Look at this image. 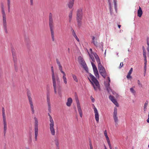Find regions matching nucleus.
Masks as SVG:
<instances>
[{
  "instance_id": "obj_42",
  "label": "nucleus",
  "mask_w": 149,
  "mask_h": 149,
  "mask_svg": "<svg viewBox=\"0 0 149 149\" xmlns=\"http://www.w3.org/2000/svg\"><path fill=\"white\" fill-rule=\"evenodd\" d=\"M104 135L106 137V139H109V138L107 135V132L106 130H105L104 131Z\"/></svg>"
},
{
  "instance_id": "obj_58",
  "label": "nucleus",
  "mask_w": 149,
  "mask_h": 149,
  "mask_svg": "<svg viewBox=\"0 0 149 149\" xmlns=\"http://www.w3.org/2000/svg\"><path fill=\"white\" fill-rule=\"evenodd\" d=\"M142 49H143V52L146 51L144 46H143Z\"/></svg>"
},
{
  "instance_id": "obj_51",
  "label": "nucleus",
  "mask_w": 149,
  "mask_h": 149,
  "mask_svg": "<svg viewBox=\"0 0 149 149\" xmlns=\"http://www.w3.org/2000/svg\"><path fill=\"white\" fill-rule=\"evenodd\" d=\"M10 1H7V3L8 6H10Z\"/></svg>"
},
{
  "instance_id": "obj_7",
  "label": "nucleus",
  "mask_w": 149,
  "mask_h": 149,
  "mask_svg": "<svg viewBox=\"0 0 149 149\" xmlns=\"http://www.w3.org/2000/svg\"><path fill=\"white\" fill-rule=\"evenodd\" d=\"M51 71L53 85H54V88H55L56 82V81L57 82H60V81L59 78L57 75L56 76V77L55 76L54 70H52Z\"/></svg>"
},
{
  "instance_id": "obj_17",
  "label": "nucleus",
  "mask_w": 149,
  "mask_h": 149,
  "mask_svg": "<svg viewBox=\"0 0 149 149\" xmlns=\"http://www.w3.org/2000/svg\"><path fill=\"white\" fill-rule=\"evenodd\" d=\"M109 99L111 101L117 106L118 107V103L116 100L115 99L114 97L111 95H110L109 97Z\"/></svg>"
},
{
  "instance_id": "obj_11",
  "label": "nucleus",
  "mask_w": 149,
  "mask_h": 149,
  "mask_svg": "<svg viewBox=\"0 0 149 149\" xmlns=\"http://www.w3.org/2000/svg\"><path fill=\"white\" fill-rule=\"evenodd\" d=\"M3 29L6 33H8V31L7 29V24L6 21V16H3Z\"/></svg>"
},
{
  "instance_id": "obj_23",
  "label": "nucleus",
  "mask_w": 149,
  "mask_h": 149,
  "mask_svg": "<svg viewBox=\"0 0 149 149\" xmlns=\"http://www.w3.org/2000/svg\"><path fill=\"white\" fill-rule=\"evenodd\" d=\"M133 71V68H131L129 70L127 75V78L128 79H131L132 78V76H131V74L132 73Z\"/></svg>"
},
{
  "instance_id": "obj_43",
  "label": "nucleus",
  "mask_w": 149,
  "mask_h": 149,
  "mask_svg": "<svg viewBox=\"0 0 149 149\" xmlns=\"http://www.w3.org/2000/svg\"><path fill=\"white\" fill-rule=\"evenodd\" d=\"M47 102L48 104H50V98L48 95L47 96Z\"/></svg>"
},
{
  "instance_id": "obj_39",
  "label": "nucleus",
  "mask_w": 149,
  "mask_h": 149,
  "mask_svg": "<svg viewBox=\"0 0 149 149\" xmlns=\"http://www.w3.org/2000/svg\"><path fill=\"white\" fill-rule=\"evenodd\" d=\"M113 0V2H114V8L116 12H117V0Z\"/></svg>"
},
{
  "instance_id": "obj_64",
  "label": "nucleus",
  "mask_w": 149,
  "mask_h": 149,
  "mask_svg": "<svg viewBox=\"0 0 149 149\" xmlns=\"http://www.w3.org/2000/svg\"><path fill=\"white\" fill-rule=\"evenodd\" d=\"M147 44L149 46V43H148V42H147Z\"/></svg>"
},
{
  "instance_id": "obj_57",
  "label": "nucleus",
  "mask_w": 149,
  "mask_h": 149,
  "mask_svg": "<svg viewBox=\"0 0 149 149\" xmlns=\"http://www.w3.org/2000/svg\"><path fill=\"white\" fill-rule=\"evenodd\" d=\"M8 10L9 12H10V6H8Z\"/></svg>"
},
{
  "instance_id": "obj_47",
  "label": "nucleus",
  "mask_w": 149,
  "mask_h": 149,
  "mask_svg": "<svg viewBox=\"0 0 149 149\" xmlns=\"http://www.w3.org/2000/svg\"><path fill=\"white\" fill-rule=\"evenodd\" d=\"M104 85L106 87H108L110 86V83L108 82L107 83L106 82H104Z\"/></svg>"
},
{
  "instance_id": "obj_33",
  "label": "nucleus",
  "mask_w": 149,
  "mask_h": 149,
  "mask_svg": "<svg viewBox=\"0 0 149 149\" xmlns=\"http://www.w3.org/2000/svg\"><path fill=\"white\" fill-rule=\"evenodd\" d=\"M72 10H71L70 11L69 15V22H71L72 19Z\"/></svg>"
},
{
  "instance_id": "obj_31",
  "label": "nucleus",
  "mask_w": 149,
  "mask_h": 149,
  "mask_svg": "<svg viewBox=\"0 0 149 149\" xmlns=\"http://www.w3.org/2000/svg\"><path fill=\"white\" fill-rule=\"evenodd\" d=\"M109 6V8L110 13L111 15L112 14L113 10L112 9V6L111 0H108Z\"/></svg>"
},
{
  "instance_id": "obj_22",
  "label": "nucleus",
  "mask_w": 149,
  "mask_h": 149,
  "mask_svg": "<svg viewBox=\"0 0 149 149\" xmlns=\"http://www.w3.org/2000/svg\"><path fill=\"white\" fill-rule=\"evenodd\" d=\"M61 72L63 74V79L64 82L65 84H67V81L66 77V74L63 71Z\"/></svg>"
},
{
  "instance_id": "obj_24",
  "label": "nucleus",
  "mask_w": 149,
  "mask_h": 149,
  "mask_svg": "<svg viewBox=\"0 0 149 149\" xmlns=\"http://www.w3.org/2000/svg\"><path fill=\"white\" fill-rule=\"evenodd\" d=\"M56 61L57 64L58 66L59 69L61 72L63 71V68L62 66L61 65L60 63L57 59H56Z\"/></svg>"
},
{
  "instance_id": "obj_5",
  "label": "nucleus",
  "mask_w": 149,
  "mask_h": 149,
  "mask_svg": "<svg viewBox=\"0 0 149 149\" xmlns=\"http://www.w3.org/2000/svg\"><path fill=\"white\" fill-rule=\"evenodd\" d=\"M34 134L35 139L36 141L38 140V122L37 118L35 117L34 118Z\"/></svg>"
},
{
  "instance_id": "obj_55",
  "label": "nucleus",
  "mask_w": 149,
  "mask_h": 149,
  "mask_svg": "<svg viewBox=\"0 0 149 149\" xmlns=\"http://www.w3.org/2000/svg\"><path fill=\"white\" fill-rule=\"evenodd\" d=\"M30 5L32 6L33 5V0H30Z\"/></svg>"
},
{
  "instance_id": "obj_9",
  "label": "nucleus",
  "mask_w": 149,
  "mask_h": 149,
  "mask_svg": "<svg viewBox=\"0 0 149 149\" xmlns=\"http://www.w3.org/2000/svg\"><path fill=\"white\" fill-rule=\"evenodd\" d=\"M78 59L79 63L82 65L84 69L86 71L88 70V67L83 58L81 56H79Z\"/></svg>"
},
{
  "instance_id": "obj_18",
  "label": "nucleus",
  "mask_w": 149,
  "mask_h": 149,
  "mask_svg": "<svg viewBox=\"0 0 149 149\" xmlns=\"http://www.w3.org/2000/svg\"><path fill=\"white\" fill-rule=\"evenodd\" d=\"M12 54L14 64H17V58L16 54L13 50H12Z\"/></svg>"
},
{
  "instance_id": "obj_38",
  "label": "nucleus",
  "mask_w": 149,
  "mask_h": 149,
  "mask_svg": "<svg viewBox=\"0 0 149 149\" xmlns=\"http://www.w3.org/2000/svg\"><path fill=\"white\" fill-rule=\"evenodd\" d=\"M143 56L144 58V61L145 62H147V59H146V51H143Z\"/></svg>"
},
{
  "instance_id": "obj_6",
  "label": "nucleus",
  "mask_w": 149,
  "mask_h": 149,
  "mask_svg": "<svg viewBox=\"0 0 149 149\" xmlns=\"http://www.w3.org/2000/svg\"><path fill=\"white\" fill-rule=\"evenodd\" d=\"M113 118L115 123V125L116 127H117L119 122V120L118 117L117 109L116 107H115L114 109Z\"/></svg>"
},
{
  "instance_id": "obj_56",
  "label": "nucleus",
  "mask_w": 149,
  "mask_h": 149,
  "mask_svg": "<svg viewBox=\"0 0 149 149\" xmlns=\"http://www.w3.org/2000/svg\"><path fill=\"white\" fill-rule=\"evenodd\" d=\"M107 79H108V82L110 83V77L109 76L107 77Z\"/></svg>"
},
{
  "instance_id": "obj_63",
  "label": "nucleus",
  "mask_w": 149,
  "mask_h": 149,
  "mask_svg": "<svg viewBox=\"0 0 149 149\" xmlns=\"http://www.w3.org/2000/svg\"><path fill=\"white\" fill-rule=\"evenodd\" d=\"M147 49L148 51L149 52V49L148 48H147Z\"/></svg>"
},
{
  "instance_id": "obj_48",
  "label": "nucleus",
  "mask_w": 149,
  "mask_h": 149,
  "mask_svg": "<svg viewBox=\"0 0 149 149\" xmlns=\"http://www.w3.org/2000/svg\"><path fill=\"white\" fill-rule=\"evenodd\" d=\"M130 91L131 93H132L134 94H135V91H134V89L132 88H131L130 89Z\"/></svg>"
},
{
  "instance_id": "obj_46",
  "label": "nucleus",
  "mask_w": 149,
  "mask_h": 149,
  "mask_svg": "<svg viewBox=\"0 0 149 149\" xmlns=\"http://www.w3.org/2000/svg\"><path fill=\"white\" fill-rule=\"evenodd\" d=\"M88 53L89 55L90 58L91 59L92 61L94 62V61L95 59L91 55L89 54V52H88Z\"/></svg>"
},
{
  "instance_id": "obj_40",
  "label": "nucleus",
  "mask_w": 149,
  "mask_h": 149,
  "mask_svg": "<svg viewBox=\"0 0 149 149\" xmlns=\"http://www.w3.org/2000/svg\"><path fill=\"white\" fill-rule=\"evenodd\" d=\"M14 67L15 70L16 72H17L18 71V68L17 67V64H14Z\"/></svg>"
},
{
  "instance_id": "obj_36",
  "label": "nucleus",
  "mask_w": 149,
  "mask_h": 149,
  "mask_svg": "<svg viewBox=\"0 0 149 149\" xmlns=\"http://www.w3.org/2000/svg\"><path fill=\"white\" fill-rule=\"evenodd\" d=\"M1 12L2 15V17L6 16V14L5 12L4 7L3 6L1 7Z\"/></svg>"
},
{
  "instance_id": "obj_4",
  "label": "nucleus",
  "mask_w": 149,
  "mask_h": 149,
  "mask_svg": "<svg viewBox=\"0 0 149 149\" xmlns=\"http://www.w3.org/2000/svg\"><path fill=\"white\" fill-rule=\"evenodd\" d=\"M48 115L49 116V121L50 122V123L49 124L50 130L52 135L54 136L55 134V130L54 127V121L49 113H48Z\"/></svg>"
},
{
  "instance_id": "obj_49",
  "label": "nucleus",
  "mask_w": 149,
  "mask_h": 149,
  "mask_svg": "<svg viewBox=\"0 0 149 149\" xmlns=\"http://www.w3.org/2000/svg\"><path fill=\"white\" fill-rule=\"evenodd\" d=\"M89 141L90 142L89 146L90 147V149H93L91 140H89Z\"/></svg>"
},
{
  "instance_id": "obj_25",
  "label": "nucleus",
  "mask_w": 149,
  "mask_h": 149,
  "mask_svg": "<svg viewBox=\"0 0 149 149\" xmlns=\"http://www.w3.org/2000/svg\"><path fill=\"white\" fill-rule=\"evenodd\" d=\"M72 99L71 97H69L68 98L67 102L66 103V105L68 107H70L72 102Z\"/></svg>"
},
{
  "instance_id": "obj_45",
  "label": "nucleus",
  "mask_w": 149,
  "mask_h": 149,
  "mask_svg": "<svg viewBox=\"0 0 149 149\" xmlns=\"http://www.w3.org/2000/svg\"><path fill=\"white\" fill-rule=\"evenodd\" d=\"M106 140H107V143L108 144V145L109 146V147H111L109 139H107Z\"/></svg>"
},
{
  "instance_id": "obj_12",
  "label": "nucleus",
  "mask_w": 149,
  "mask_h": 149,
  "mask_svg": "<svg viewBox=\"0 0 149 149\" xmlns=\"http://www.w3.org/2000/svg\"><path fill=\"white\" fill-rule=\"evenodd\" d=\"M49 25L50 29L53 28V22L52 18V15L51 13H50L49 15Z\"/></svg>"
},
{
  "instance_id": "obj_15",
  "label": "nucleus",
  "mask_w": 149,
  "mask_h": 149,
  "mask_svg": "<svg viewBox=\"0 0 149 149\" xmlns=\"http://www.w3.org/2000/svg\"><path fill=\"white\" fill-rule=\"evenodd\" d=\"M93 105L94 106L93 109L95 113V119L97 123H98L99 122V115L98 112L97 108L95 107L94 104H93Z\"/></svg>"
},
{
  "instance_id": "obj_20",
  "label": "nucleus",
  "mask_w": 149,
  "mask_h": 149,
  "mask_svg": "<svg viewBox=\"0 0 149 149\" xmlns=\"http://www.w3.org/2000/svg\"><path fill=\"white\" fill-rule=\"evenodd\" d=\"M29 104H30V106L31 108V110L32 111V114H34V107L33 105V102L32 100H29Z\"/></svg>"
},
{
  "instance_id": "obj_30",
  "label": "nucleus",
  "mask_w": 149,
  "mask_h": 149,
  "mask_svg": "<svg viewBox=\"0 0 149 149\" xmlns=\"http://www.w3.org/2000/svg\"><path fill=\"white\" fill-rule=\"evenodd\" d=\"M50 29V31H51V36L52 41H55V38H54V31H53V29Z\"/></svg>"
},
{
  "instance_id": "obj_2",
  "label": "nucleus",
  "mask_w": 149,
  "mask_h": 149,
  "mask_svg": "<svg viewBox=\"0 0 149 149\" xmlns=\"http://www.w3.org/2000/svg\"><path fill=\"white\" fill-rule=\"evenodd\" d=\"M83 18L82 10L81 8L77 10L76 13V19L78 26L80 27L82 24Z\"/></svg>"
},
{
  "instance_id": "obj_8",
  "label": "nucleus",
  "mask_w": 149,
  "mask_h": 149,
  "mask_svg": "<svg viewBox=\"0 0 149 149\" xmlns=\"http://www.w3.org/2000/svg\"><path fill=\"white\" fill-rule=\"evenodd\" d=\"M54 91V93L55 94H56L57 93V89L58 90V93L59 95H61V86L60 84V82H56V85H55V88L54 87V85H53Z\"/></svg>"
},
{
  "instance_id": "obj_60",
  "label": "nucleus",
  "mask_w": 149,
  "mask_h": 149,
  "mask_svg": "<svg viewBox=\"0 0 149 149\" xmlns=\"http://www.w3.org/2000/svg\"><path fill=\"white\" fill-rule=\"evenodd\" d=\"M118 28L120 29L121 26V25H118Z\"/></svg>"
},
{
  "instance_id": "obj_34",
  "label": "nucleus",
  "mask_w": 149,
  "mask_h": 149,
  "mask_svg": "<svg viewBox=\"0 0 149 149\" xmlns=\"http://www.w3.org/2000/svg\"><path fill=\"white\" fill-rule=\"evenodd\" d=\"M27 95L29 100L32 99V98L31 97V93L30 91L29 90H28L27 91Z\"/></svg>"
},
{
  "instance_id": "obj_50",
  "label": "nucleus",
  "mask_w": 149,
  "mask_h": 149,
  "mask_svg": "<svg viewBox=\"0 0 149 149\" xmlns=\"http://www.w3.org/2000/svg\"><path fill=\"white\" fill-rule=\"evenodd\" d=\"M107 89V90L108 91V92H109L111 90L110 88V86L108 87H106Z\"/></svg>"
},
{
  "instance_id": "obj_61",
  "label": "nucleus",
  "mask_w": 149,
  "mask_h": 149,
  "mask_svg": "<svg viewBox=\"0 0 149 149\" xmlns=\"http://www.w3.org/2000/svg\"><path fill=\"white\" fill-rule=\"evenodd\" d=\"M68 53H69L70 52V49L69 48H68Z\"/></svg>"
},
{
  "instance_id": "obj_19",
  "label": "nucleus",
  "mask_w": 149,
  "mask_h": 149,
  "mask_svg": "<svg viewBox=\"0 0 149 149\" xmlns=\"http://www.w3.org/2000/svg\"><path fill=\"white\" fill-rule=\"evenodd\" d=\"M93 54L95 57L98 65L101 64L100 60L98 55L95 53H93Z\"/></svg>"
},
{
  "instance_id": "obj_28",
  "label": "nucleus",
  "mask_w": 149,
  "mask_h": 149,
  "mask_svg": "<svg viewBox=\"0 0 149 149\" xmlns=\"http://www.w3.org/2000/svg\"><path fill=\"white\" fill-rule=\"evenodd\" d=\"M74 0H70L68 4V7L70 8H71L74 4Z\"/></svg>"
},
{
  "instance_id": "obj_1",
  "label": "nucleus",
  "mask_w": 149,
  "mask_h": 149,
  "mask_svg": "<svg viewBox=\"0 0 149 149\" xmlns=\"http://www.w3.org/2000/svg\"><path fill=\"white\" fill-rule=\"evenodd\" d=\"M89 77L88 79L91 82L94 88V90L96 91H100V88L99 82L96 78L91 73H89Z\"/></svg>"
},
{
  "instance_id": "obj_54",
  "label": "nucleus",
  "mask_w": 149,
  "mask_h": 149,
  "mask_svg": "<svg viewBox=\"0 0 149 149\" xmlns=\"http://www.w3.org/2000/svg\"><path fill=\"white\" fill-rule=\"evenodd\" d=\"M123 63L121 62L120 64V66L119 67V68L120 69L121 68L123 67Z\"/></svg>"
},
{
  "instance_id": "obj_3",
  "label": "nucleus",
  "mask_w": 149,
  "mask_h": 149,
  "mask_svg": "<svg viewBox=\"0 0 149 149\" xmlns=\"http://www.w3.org/2000/svg\"><path fill=\"white\" fill-rule=\"evenodd\" d=\"M98 68L100 74L104 78H105L106 76H108L107 73L105 69L102 66L101 63L98 65Z\"/></svg>"
},
{
  "instance_id": "obj_10",
  "label": "nucleus",
  "mask_w": 149,
  "mask_h": 149,
  "mask_svg": "<svg viewBox=\"0 0 149 149\" xmlns=\"http://www.w3.org/2000/svg\"><path fill=\"white\" fill-rule=\"evenodd\" d=\"M92 38V43L94 44L95 46H96V47H99L101 49H102L103 48V43L102 42H101V43H98L97 41H95L94 40L95 39V37L94 36H93Z\"/></svg>"
},
{
  "instance_id": "obj_44",
  "label": "nucleus",
  "mask_w": 149,
  "mask_h": 149,
  "mask_svg": "<svg viewBox=\"0 0 149 149\" xmlns=\"http://www.w3.org/2000/svg\"><path fill=\"white\" fill-rule=\"evenodd\" d=\"M106 140H107V143L108 144V145L109 146V147H111L109 139H107Z\"/></svg>"
},
{
  "instance_id": "obj_52",
  "label": "nucleus",
  "mask_w": 149,
  "mask_h": 149,
  "mask_svg": "<svg viewBox=\"0 0 149 149\" xmlns=\"http://www.w3.org/2000/svg\"><path fill=\"white\" fill-rule=\"evenodd\" d=\"M138 84L141 87L142 86V85L140 83V81L139 80H138Z\"/></svg>"
},
{
  "instance_id": "obj_53",
  "label": "nucleus",
  "mask_w": 149,
  "mask_h": 149,
  "mask_svg": "<svg viewBox=\"0 0 149 149\" xmlns=\"http://www.w3.org/2000/svg\"><path fill=\"white\" fill-rule=\"evenodd\" d=\"M91 101H92V102H95V99H94V98H93L92 97V96H91Z\"/></svg>"
},
{
  "instance_id": "obj_26",
  "label": "nucleus",
  "mask_w": 149,
  "mask_h": 149,
  "mask_svg": "<svg viewBox=\"0 0 149 149\" xmlns=\"http://www.w3.org/2000/svg\"><path fill=\"white\" fill-rule=\"evenodd\" d=\"M71 31H72V34L74 36V37L76 39V40H77V41L78 42H79L80 41L79 40V39L78 38L77 36V35H76V33H75L74 30L72 29H71Z\"/></svg>"
},
{
  "instance_id": "obj_27",
  "label": "nucleus",
  "mask_w": 149,
  "mask_h": 149,
  "mask_svg": "<svg viewBox=\"0 0 149 149\" xmlns=\"http://www.w3.org/2000/svg\"><path fill=\"white\" fill-rule=\"evenodd\" d=\"M2 115L3 121H6L5 110L3 107L2 108Z\"/></svg>"
},
{
  "instance_id": "obj_35",
  "label": "nucleus",
  "mask_w": 149,
  "mask_h": 149,
  "mask_svg": "<svg viewBox=\"0 0 149 149\" xmlns=\"http://www.w3.org/2000/svg\"><path fill=\"white\" fill-rule=\"evenodd\" d=\"M146 63L147 62H145L144 63V76H145L146 73Z\"/></svg>"
},
{
  "instance_id": "obj_14",
  "label": "nucleus",
  "mask_w": 149,
  "mask_h": 149,
  "mask_svg": "<svg viewBox=\"0 0 149 149\" xmlns=\"http://www.w3.org/2000/svg\"><path fill=\"white\" fill-rule=\"evenodd\" d=\"M91 64L93 67L94 74L96 77H99V73L97 68L95 64L92 62H91Z\"/></svg>"
},
{
  "instance_id": "obj_21",
  "label": "nucleus",
  "mask_w": 149,
  "mask_h": 149,
  "mask_svg": "<svg viewBox=\"0 0 149 149\" xmlns=\"http://www.w3.org/2000/svg\"><path fill=\"white\" fill-rule=\"evenodd\" d=\"M4 127H3V133H4V136H5L6 134V130H7V124H6V121H3Z\"/></svg>"
},
{
  "instance_id": "obj_16",
  "label": "nucleus",
  "mask_w": 149,
  "mask_h": 149,
  "mask_svg": "<svg viewBox=\"0 0 149 149\" xmlns=\"http://www.w3.org/2000/svg\"><path fill=\"white\" fill-rule=\"evenodd\" d=\"M54 143L56 147V149H59L60 141L59 139L57 137H55L54 139Z\"/></svg>"
},
{
  "instance_id": "obj_13",
  "label": "nucleus",
  "mask_w": 149,
  "mask_h": 149,
  "mask_svg": "<svg viewBox=\"0 0 149 149\" xmlns=\"http://www.w3.org/2000/svg\"><path fill=\"white\" fill-rule=\"evenodd\" d=\"M76 101L78 111L79 112L80 117L81 118L82 117V112L81 109V107L79 101L77 99L76 100Z\"/></svg>"
},
{
  "instance_id": "obj_29",
  "label": "nucleus",
  "mask_w": 149,
  "mask_h": 149,
  "mask_svg": "<svg viewBox=\"0 0 149 149\" xmlns=\"http://www.w3.org/2000/svg\"><path fill=\"white\" fill-rule=\"evenodd\" d=\"M142 13L143 12L140 6H139V9L137 11L138 16L139 17H141L142 15Z\"/></svg>"
},
{
  "instance_id": "obj_41",
  "label": "nucleus",
  "mask_w": 149,
  "mask_h": 149,
  "mask_svg": "<svg viewBox=\"0 0 149 149\" xmlns=\"http://www.w3.org/2000/svg\"><path fill=\"white\" fill-rule=\"evenodd\" d=\"M47 106L48 111L49 113H50L51 112V107L50 104H48Z\"/></svg>"
},
{
  "instance_id": "obj_62",
  "label": "nucleus",
  "mask_w": 149,
  "mask_h": 149,
  "mask_svg": "<svg viewBox=\"0 0 149 149\" xmlns=\"http://www.w3.org/2000/svg\"><path fill=\"white\" fill-rule=\"evenodd\" d=\"M51 70H54L53 68V67L52 66L51 67Z\"/></svg>"
},
{
  "instance_id": "obj_59",
  "label": "nucleus",
  "mask_w": 149,
  "mask_h": 149,
  "mask_svg": "<svg viewBox=\"0 0 149 149\" xmlns=\"http://www.w3.org/2000/svg\"><path fill=\"white\" fill-rule=\"evenodd\" d=\"M90 51L91 53H92V49L91 48L90 49Z\"/></svg>"
},
{
  "instance_id": "obj_37",
  "label": "nucleus",
  "mask_w": 149,
  "mask_h": 149,
  "mask_svg": "<svg viewBox=\"0 0 149 149\" xmlns=\"http://www.w3.org/2000/svg\"><path fill=\"white\" fill-rule=\"evenodd\" d=\"M72 76L74 79V80L75 82H77L78 81V79L76 75L74 74H72Z\"/></svg>"
},
{
  "instance_id": "obj_32",
  "label": "nucleus",
  "mask_w": 149,
  "mask_h": 149,
  "mask_svg": "<svg viewBox=\"0 0 149 149\" xmlns=\"http://www.w3.org/2000/svg\"><path fill=\"white\" fill-rule=\"evenodd\" d=\"M148 101L147 100L146 101L145 103L144 104V106L143 107V110L144 112L145 113L146 111L147 110V106L148 104Z\"/></svg>"
}]
</instances>
